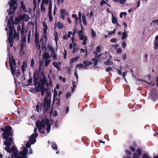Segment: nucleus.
I'll use <instances>...</instances> for the list:
<instances>
[{"label":"nucleus","instance_id":"f257e3e1","mask_svg":"<svg viewBox=\"0 0 158 158\" xmlns=\"http://www.w3.org/2000/svg\"><path fill=\"white\" fill-rule=\"evenodd\" d=\"M1 130L4 131L2 134L3 139L6 140L4 142V144L6 147L5 148L6 151L8 152H12L13 154L12 156V158H26V156L28 152V150L25 148L22 152H21L19 154L17 153V150L14 146H12L10 149V146L13 143V140L11 138L8 139V136L12 135L11 132V127L10 126H6L5 128H2Z\"/></svg>","mask_w":158,"mask_h":158},{"label":"nucleus","instance_id":"f03ea898","mask_svg":"<svg viewBox=\"0 0 158 158\" xmlns=\"http://www.w3.org/2000/svg\"><path fill=\"white\" fill-rule=\"evenodd\" d=\"M36 124L37 127H38L40 133H42L43 134H44V131H41V129L44 128L46 125L47 126L46 130L48 133L49 132L50 129L51 124L49 123V121L47 118H44V120L42 119L41 121H40L39 120H37L36 122Z\"/></svg>","mask_w":158,"mask_h":158},{"label":"nucleus","instance_id":"7ed1b4c3","mask_svg":"<svg viewBox=\"0 0 158 158\" xmlns=\"http://www.w3.org/2000/svg\"><path fill=\"white\" fill-rule=\"evenodd\" d=\"M7 26L9 28V31L7 32V34L9 35L8 40L10 44V46L12 47L13 45V35L14 34V35L15 36L16 35V34H15V30L13 26V24L11 23L9 20L8 21Z\"/></svg>","mask_w":158,"mask_h":158},{"label":"nucleus","instance_id":"20e7f679","mask_svg":"<svg viewBox=\"0 0 158 158\" xmlns=\"http://www.w3.org/2000/svg\"><path fill=\"white\" fill-rule=\"evenodd\" d=\"M8 56L9 60L10 67L11 73H13L15 71L18 69V66L16 65L15 60L13 58V56L10 53L8 54Z\"/></svg>","mask_w":158,"mask_h":158},{"label":"nucleus","instance_id":"39448f33","mask_svg":"<svg viewBox=\"0 0 158 158\" xmlns=\"http://www.w3.org/2000/svg\"><path fill=\"white\" fill-rule=\"evenodd\" d=\"M46 83L47 81L45 77H43L42 80H40V82L38 81L37 82L38 92L40 91L41 94L42 96L44 95V92L46 90V89L44 88V85Z\"/></svg>","mask_w":158,"mask_h":158},{"label":"nucleus","instance_id":"423d86ee","mask_svg":"<svg viewBox=\"0 0 158 158\" xmlns=\"http://www.w3.org/2000/svg\"><path fill=\"white\" fill-rule=\"evenodd\" d=\"M81 30L78 32V36L80 39L83 41V42L82 43V44L83 45H85L87 40V38L84 35V33L83 31L84 28L81 24Z\"/></svg>","mask_w":158,"mask_h":158},{"label":"nucleus","instance_id":"0eeeda50","mask_svg":"<svg viewBox=\"0 0 158 158\" xmlns=\"http://www.w3.org/2000/svg\"><path fill=\"white\" fill-rule=\"evenodd\" d=\"M51 98V96L50 94H48L47 96L44 98V110L46 111H47L50 107Z\"/></svg>","mask_w":158,"mask_h":158},{"label":"nucleus","instance_id":"6e6552de","mask_svg":"<svg viewBox=\"0 0 158 158\" xmlns=\"http://www.w3.org/2000/svg\"><path fill=\"white\" fill-rule=\"evenodd\" d=\"M16 1L17 0H11L10 1V7L8 11L9 14H11L15 11L17 7Z\"/></svg>","mask_w":158,"mask_h":158},{"label":"nucleus","instance_id":"1a4fd4ad","mask_svg":"<svg viewBox=\"0 0 158 158\" xmlns=\"http://www.w3.org/2000/svg\"><path fill=\"white\" fill-rule=\"evenodd\" d=\"M142 154L141 150L138 148L133 154V158H140Z\"/></svg>","mask_w":158,"mask_h":158},{"label":"nucleus","instance_id":"9d476101","mask_svg":"<svg viewBox=\"0 0 158 158\" xmlns=\"http://www.w3.org/2000/svg\"><path fill=\"white\" fill-rule=\"evenodd\" d=\"M38 134L37 133L32 134L29 138L30 142L31 144H33L36 141V138L37 137Z\"/></svg>","mask_w":158,"mask_h":158},{"label":"nucleus","instance_id":"9b49d317","mask_svg":"<svg viewBox=\"0 0 158 158\" xmlns=\"http://www.w3.org/2000/svg\"><path fill=\"white\" fill-rule=\"evenodd\" d=\"M72 43L73 44V53H77L78 48L76 46V41L75 40L74 38L73 37H72Z\"/></svg>","mask_w":158,"mask_h":158},{"label":"nucleus","instance_id":"f8f14e48","mask_svg":"<svg viewBox=\"0 0 158 158\" xmlns=\"http://www.w3.org/2000/svg\"><path fill=\"white\" fill-rule=\"evenodd\" d=\"M20 18L23 21H27L29 19V16L26 14H24L23 15H20Z\"/></svg>","mask_w":158,"mask_h":158},{"label":"nucleus","instance_id":"ddd939ff","mask_svg":"<svg viewBox=\"0 0 158 158\" xmlns=\"http://www.w3.org/2000/svg\"><path fill=\"white\" fill-rule=\"evenodd\" d=\"M60 13V17L63 20H64V19L66 15L68 14V13H66L65 10L64 9H62L61 10Z\"/></svg>","mask_w":158,"mask_h":158},{"label":"nucleus","instance_id":"4468645a","mask_svg":"<svg viewBox=\"0 0 158 158\" xmlns=\"http://www.w3.org/2000/svg\"><path fill=\"white\" fill-rule=\"evenodd\" d=\"M11 73L15 78H19L20 75V73L18 69L15 71L14 73Z\"/></svg>","mask_w":158,"mask_h":158},{"label":"nucleus","instance_id":"2eb2a0df","mask_svg":"<svg viewBox=\"0 0 158 158\" xmlns=\"http://www.w3.org/2000/svg\"><path fill=\"white\" fill-rule=\"evenodd\" d=\"M102 55V54H100L96 56V57H95V58H94L93 59V62L94 63V66H96L97 64L98 63V61L96 59V58H97L99 57H100Z\"/></svg>","mask_w":158,"mask_h":158},{"label":"nucleus","instance_id":"dca6fc26","mask_svg":"<svg viewBox=\"0 0 158 158\" xmlns=\"http://www.w3.org/2000/svg\"><path fill=\"white\" fill-rule=\"evenodd\" d=\"M79 58V56H77L73 58L70 59L69 63L70 64H72L74 62L77 61Z\"/></svg>","mask_w":158,"mask_h":158},{"label":"nucleus","instance_id":"f3484780","mask_svg":"<svg viewBox=\"0 0 158 158\" xmlns=\"http://www.w3.org/2000/svg\"><path fill=\"white\" fill-rule=\"evenodd\" d=\"M43 58L44 59L48 60L50 58V56L48 53L45 52L43 55Z\"/></svg>","mask_w":158,"mask_h":158},{"label":"nucleus","instance_id":"a211bd4d","mask_svg":"<svg viewBox=\"0 0 158 158\" xmlns=\"http://www.w3.org/2000/svg\"><path fill=\"white\" fill-rule=\"evenodd\" d=\"M112 18L111 20L112 23L113 24H115L117 22V19L114 16L113 14H111Z\"/></svg>","mask_w":158,"mask_h":158},{"label":"nucleus","instance_id":"6ab92c4d","mask_svg":"<svg viewBox=\"0 0 158 158\" xmlns=\"http://www.w3.org/2000/svg\"><path fill=\"white\" fill-rule=\"evenodd\" d=\"M54 39L56 42V44H57V41L59 40L58 35L57 32L55 31L54 32Z\"/></svg>","mask_w":158,"mask_h":158},{"label":"nucleus","instance_id":"aec40b11","mask_svg":"<svg viewBox=\"0 0 158 158\" xmlns=\"http://www.w3.org/2000/svg\"><path fill=\"white\" fill-rule=\"evenodd\" d=\"M56 25L57 27L60 29H62L64 27V26L63 24L59 22H57L56 23Z\"/></svg>","mask_w":158,"mask_h":158},{"label":"nucleus","instance_id":"412c9836","mask_svg":"<svg viewBox=\"0 0 158 158\" xmlns=\"http://www.w3.org/2000/svg\"><path fill=\"white\" fill-rule=\"evenodd\" d=\"M35 85L36 87V89H35L34 88H32L30 89V91L33 93H35L38 92V90L37 89V83H35Z\"/></svg>","mask_w":158,"mask_h":158},{"label":"nucleus","instance_id":"4be33fe9","mask_svg":"<svg viewBox=\"0 0 158 158\" xmlns=\"http://www.w3.org/2000/svg\"><path fill=\"white\" fill-rule=\"evenodd\" d=\"M27 68V63L25 61L23 62V65L21 67L23 73L26 68Z\"/></svg>","mask_w":158,"mask_h":158},{"label":"nucleus","instance_id":"5701e85b","mask_svg":"<svg viewBox=\"0 0 158 158\" xmlns=\"http://www.w3.org/2000/svg\"><path fill=\"white\" fill-rule=\"evenodd\" d=\"M47 48L52 53L55 52V50L53 48L52 45H48L47 46Z\"/></svg>","mask_w":158,"mask_h":158},{"label":"nucleus","instance_id":"b1692460","mask_svg":"<svg viewBox=\"0 0 158 158\" xmlns=\"http://www.w3.org/2000/svg\"><path fill=\"white\" fill-rule=\"evenodd\" d=\"M82 20L85 26L87 24V22L86 20L85 17L83 14L82 17Z\"/></svg>","mask_w":158,"mask_h":158},{"label":"nucleus","instance_id":"393cba45","mask_svg":"<svg viewBox=\"0 0 158 158\" xmlns=\"http://www.w3.org/2000/svg\"><path fill=\"white\" fill-rule=\"evenodd\" d=\"M48 29V26L45 23H43V30L44 31V33L46 34L47 31Z\"/></svg>","mask_w":158,"mask_h":158},{"label":"nucleus","instance_id":"a878e982","mask_svg":"<svg viewBox=\"0 0 158 158\" xmlns=\"http://www.w3.org/2000/svg\"><path fill=\"white\" fill-rule=\"evenodd\" d=\"M91 36L92 38H94L96 36V34L95 32L94 31L93 29H91Z\"/></svg>","mask_w":158,"mask_h":158},{"label":"nucleus","instance_id":"bb28decb","mask_svg":"<svg viewBox=\"0 0 158 158\" xmlns=\"http://www.w3.org/2000/svg\"><path fill=\"white\" fill-rule=\"evenodd\" d=\"M84 45V46L82 47H83L84 48H85V49H84L82 48H81L80 49V50H81L80 52L84 53L85 51L86 53H87V50L86 46L85 45Z\"/></svg>","mask_w":158,"mask_h":158},{"label":"nucleus","instance_id":"cd10ccee","mask_svg":"<svg viewBox=\"0 0 158 158\" xmlns=\"http://www.w3.org/2000/svg\"><path fill=\"white\" fill-rule=\"evenodd\" d=\"M21 20L20 18V16H19V17L16 18L15 19V24H18L19 23H20Z\"/></svg>","mask_w":158,"mask_h":158},{"label":"nucleus","instance_id":"c85d7f7f","mask_svg":"<svg viewBox=\"0 0 158 158\" xmlns=\"http://www.w3.org/2000/svg\"><path fill=\"white\" fill-rule=\"evenodd\" d=\"M52 9V3L51 1H49L48 6V13H51Z\"/></svg>","mask_w":158,"mask_h":158},{"label":"nucleus","instance_id":"c756f323","mask_svg":"<svg viewBox=\"0 0 158 158\" xmlns=\"http://www.w3.org/2000/svg\"><path fill=\"white\" fill-rule=\"evenodd\" d=\"M85 65L84 66L83 64H77L76 65V69L77 70V69H79L81 68H83L84 67H85Z\"/></svg>","mask_w":158,"mask_h":158},{"label":"nucleus","instance_id":"7c9ffc66","mask_svg":"<svg viewBox=\"0 0 158 158\" xmlns=\"http://www.w3.org/2000/svg\"><path fill=\"white\" fill-rule=\"evenodd\" d=\"M58 95V93L56 89H55L54 91V93L53 94V102H54V101L55 99V98Z\"/></svg>","mask_w":158,"mask_h":158},{"label":"nucleus","instance_id":"2f4dec72","mask_svg":"<svg viewBox=\"0 0 158 158\" xmlns=\"http://www.w3.org/2000/svg\"><path fill=\"white\" fill-rule=\"evenodd\" d=\"M35 37H36V41H35V43H36V46L37 48H38V50H40V54H41V51L40 50V44L38 43V42H37V38H36V36H35Z\"/></svg>","mask_w":158,"mask_h":158},{"label":"nucleus","instance_id":"473e14b6","mask_svg":"<svg viewBox=\"0 0 158 158\" xmlns=\"http://www.w3.org/2000/svg\"><path fill=\"white\" fill-rule=\"evenodd\" d=\"M104 64L106 65H112L113 64V62L112 61L108 60L106 62H104Z\"/></svg>","mask_w":158,"mask_h":158},{"label":"nucleus","instance_id":"72a5a7b5","mask_svg":"<svg viewBox=\"0 0 158 158\" xmlns=\"http://www.w3.org/2000/svg\"><path fill=\"white\" fill-rule=\"evenodd\" d=\"M53 64L54 66L58 70H59L60 69V67L59 64H58L56 62H53Z\"/></svg>","mask_w":158,"mask_h":158},{"label":"nucleus","instance_id":"f704fd0d","mask_svg":"<svg viewBox=\"0 0 158 158\" xmlns=\"http://www.w3.org/2000/svg\"><path fill=\"white\" fill-rule=\"evenodd\" d=\"M51 60L49 59L48 60H45V66H48L49 63L51 62Z\"/></svg>","mask_w":158,"mask_h":158},{"label":"nucleus","instance_id":"c9c22d12","mask_svg":"<svg viewBox=\"0 0 158 158\" xmlns=\"http://www.w3.org/2000/svg\"><path fill=\"white\" fill-rule=\"evenodd\" d=\"M83 64H84L86 66H88L89 65L91 64H92L90 61H85V62H83Z\"/></svg>","mask_w":158,"mask_h":158},{"label":"nucleus","instance_id":"e433bc0d","mask_svg":"<svg viewBox=\"0 0 158 158\" xmlns=\"http://www.w3.org/2000/svg\"><path fill=\"white\" fill-rule=\"evenodd\" d=\"M126 15L127 13L126 12H122L120 13L119 17L120 18H122L123 16L124 15V16H126Z\"/></svg>","mask_w":158,"mask_h":158},{"label":"nucleus","instance_id":"4c0bfd02","mask_svg":"<svg viewBox=\"0 0 158 158\" xmlns=\"http://www.w3.org/2000/svg\"><path fill=\"white\" fill-rule=\"evenodd\" d=\"M51 56L53 57L54 61L57 59V56L55 54V52L52 53Z\"/></svg>","mask_w":158,"mask_h":158},{"label":"nucleus","instance_id":"58836bf2","mask_svg":"<svg viewBox=\"0 0 158 158\" xmlns=\"http://www.w3.org/2000/svg\"><path fill=\"white\" fill-rule=\"evenodd\" d=\"M41 12H42L43 13L45 11V8L43 4H42L41 5Z\"/></svg>","mask_w":158,"mask_h":158},{"label":"nucleus","instance_id":"ea45409f","mask_svg":"<svg viewBox=\"0 0 158 158\" xmlns=\"http://www.w3.org/2000/svg\"><path fill=\"white\" fill-rule=\"evenodd\" d=\"M122 39H125L127 38V35L125 31H124L122 33Z\"/></svg>","mask_w":158,"mask_h":158},{"label":"nucleus","instance_id":"a19ab883","mask_svg":"<svg viewBox=\"0 0 158 158\" xmlns=\"http://www.w3.org/2000/svg\"><path fill=\"white\" fill-rule=\"evenodd\" d=\"M59 79L60 80L64 82L65 81V78L64 77H62L61 76H60L59 77Z\"/></svg>","mask_w":158,"mask_h":158},{"label":"nucleus","instance_id":"79ce46f5","mask_svg":"<svg viewBox=\"0 0 158 158\" xmlns=\"http://www.w3.org/2000/svg\"><path fill=\"white\" fill-rule=\"evenodd\" d=\"M79 18H80V23L81 24V17L82 16L81 13L80 11L79 12L78 14Z\"/></svg>","mask_w":158,"mask_h":158},{"label":"nucleus","instance_id":"37998d69","mask_svg":"<svg viewBox=\"0 0 158 158\" xmlns=\"http://www.w3.org/2000/svg\"><path fill=\"white\" fill-rule=\"evenodd\" d=\"M35 65V62L33 59H32L31 61V66L32 67H33Z\"/></svg>","mask_w":158,"mask_h":158},{"label":"nucleus","instance_id":"c03bdc74","mask_svg":"<svg viewBox=\"0 0 158 158\" xmlns=\"http://www.w3.org/2000/svg\"><path fill=\"white\" fill-rule=\"evenodd\" d=\"M71 95V93L69 92L67 93L66 94L65 96L66 98H68L69 97H70Z\"/></svg>","mask_w":158,"mask_h":158},{"label":"nucleus","instance_id":"a18cd8bd","mask_svg":"<svg viewBox=\"0 0 158 158\" xmlns=\"http://www.w3.org/2000/svg\"><path fill=\"white\" fill-rule=\"evenodd\" d=\"M117 41V39L116 38H114L111 39L110 40V42L111 43H115Z\"/></svg>","mask_w":158,"mask_h":158},{"label":"nucleus","instance_id":"49530a36","mask_svg":"<svg viewBox=\"0 0 158 158\" xmlns=\"http://www.w3.org/2000/svg\"><path fill=\"white\" fill-rule=\"evenodd\" d=\"M154 47L155 49H156L158 47V43L154 42Z\"/></svg>","mask_w":158,"mask_h":158},{"label":"nucleus","instance_id":"de8ad7c7","mask_svg":"<svg viewBox=\"0 0 158 158\" xmlns=\"http://www.w3.org/2000/svg\"><path fill=\"white\" fill-rule=\"evenodd\" d=\"M127 1V0H118V1L121 4H124Z\"/></svg>","mask_w":158,"mask_h":158},{"label":"nucleus","instance_id":"09e8293b","mask_svg":"<svg viewBox=\"0 0 158 158\" xmlns=\"http://www.w3.org/2000/svg\"><path fill=\"white\" fill-rule=\"evenodd\" d=\"M115 29H114L113 30V31H109V32L108 33V35H110L111 34H114L115 33Z\"/></svg>","mask_w":158,"mask_h":158},{"label":"nucleus","instance_id":"8fccbe9b","mask_svg":"<svg viewBox=\"0 0 158 158\" xmlns=\"http://www.w3.org/2000/svg\"><path fill=\"white\" fill-rule=\"evenodd\" d=\"M127 72V71H125L123 74V78L124 79L125 81L127 82V80L125 77V76L126 75Z\"/></svg>","mask_w":158,"mask_h":158},{"label":"nucleus","instance_id":"3c124183","mask_svg":"<svg viewBox=\"0 0 158 158\" xmlns=\"http://www.w3.org/2000/svg\"><path fill=\"white\" fill-rule=\"evenodd\" d=\"M122 52V50L120 48H118L116 51V52L118 53H121Z\"/></svg>","mask_w":158,"mask_h":158},{"label":"nucleus","instance_id":"603ef678","mask_svg":"<svg viewBox=\"0 0 158 158\" xmlns=\"http://www.w3.org/2000/svg\"><path fill=\"white\" fill-rule=\"evenodd\" d=\"M48 3V0H43L42 1V3L45 4H47Z\"/></svg>","mask_w":158,"mask_h":158},{"label":"nucleus","instance_id":"864d4df0","mask_svg":"<svg viewBox=\"0 0 158 158\" xmlns=\"http://www.w3.org/2000/svg\"><path fill=\"white\" fill-rule=\"evenodd\" d=\"M49 14V19L50 21H52V16L51 15V13H48Z\"/></svg>","mask_w":158,"mask_h":158},{"label":"nucleus","instance_id":"5fc2aeb1","mask_svg":"<svg viewBox=\"0 0 158 158\" xmlns=\"http://www.w3.org/2000/svg\"><path fill=\"white\" fill-rule=\"evenodd\" d=\"M100 50H101V48H100V47L98 46H97L96 48V52H97L99 53L100 52Z\"/></svg>","mask_w":158,"mask_h":158},{"label":"nucleus","instance_id":"6e6d98bb","mask_svg":"<svg viewBox=\"0 0 158 158\" xmlns=\"http://www.w3.org/2000/svg\"><path fill=\"white\" fill-rule=\"evenodd\" d=\"M66 69H67L68 70V72L69 74H70L71 72V69L69 67H66L65 68Z\"/></svg>","mask_w":158,"mask_h":158},{"label":"nucleus","instance_id":"4d7b16f0","mask_svg":"<svg viewBox=\"0 0 158 158\" xmlns=\"http://www.w3.org/2000/svg\"><path fill=\"white\" fill-rule=\"evenodd\" d=\"M112 70V68L111 67H108L106 69V70L107 72H109Z\"/></svg>","mask_w":158,"mask_h":158},{"label":"nucleus","instance_id":"13d9d810","mask_svg":"<svg viewBox=\"0 0 158 158\" xmlns=\"http://www.w3.org/2000/svg\"><path fill=\"white\" fill-rule=\"evenodd\" d=\"M68 37H69L67 35V34L66 33V35L63 37V38L64 40H67Z\"/></svg>","mask_w":158,"mask_h":158},{"label":"nucleus","instance_id":"bf43d9fd","mask_svg":"<svg viewBox=\"0 0 158 158\" xmlns=\"http://www.w3.org/2000/svg\"><path fill=\"white\" fill-rule=\"evenodd\" d=\"M52 147L54 149L56 150L57 149V147L56 145L54 144L52 145Z\"/></svg>","mask_w":158,"mask_h":158},{"label":"nucleus","instance_id":"052dcab7","mask_svg":"<svg viewBox=\"0 0 158 158\" xmlns=\"http://www.w3.org/2000/svg\"><path fill=\"white\" fill-rule=\"evenodd\" d=\"M154 42L158 43V35L156 36Z\"/></svg>","mask_w":158,"mask_h":158},{"label":"nucleus","instance_id":"680f3d73","mask_svg":"<svg viewBox=\"0 0 158 158\" xmlns=\"http://www.w3.org/2000/svg\"><path fill=\"white\" fill-rule=\"evenodd\" d=\"M72 35H73L72 32L71 31H69L68 32L67 35L69 37H70Z\"/></svg>","mask_w":158,"mask_h":158},{"label":"nucleus","instance_id":"e2e57ef3","mask_svg":"<svg viewBox=\"0 0 158 158\" xmlns=\"http://www.w3.org/2000/svg\"><path fill=\"white\" fill-rule=\"evenodd\" d=\"M129 148H130V150L132 152H134V151L135 150V148L132 146H130V147Z\"/></svg>","mask_w":158,"mask_h":158},{"label":"nucleus","instance_id":"0e129e2a","mask_svg":"<svg viewBox=\"0 0 158 158\" xmlns=\"http://www.w3.org/2000/svg\"><path fill=\"white\" fill-rule=\"evenodd\" d=\"M105 3H106V2L104 0H102L100 2V4L101 6H103Z\"/></svg>","mask_w":158,"mask_h":158},{"label":"nucleus","instance_id":"69168bd1","mask_svg":"<svg viewBox=\"0 0 158 158\" xmlns=\"http://www.w3.org/2000/svg\"><path fill=\"white\" fill-rule=\"evenodd\" d=\"M77 28H75L74 29V31H73V37H73V36H74V35H75L76 32V31H77Z\"/></svg>","mask_w":158,"mask_h":158},{"label":"nucleus","instance_id":"338daca9","mask_svg":"<svg viewBox=\"0 0 158 158\" xmlns=\"http://www.w3.org/2000/svg\"><path fill=\"white\" fill-rule=\"evenodd\" d=\"M64 54H63L64 57V59H65L66 58V56L67 55V53L66 51L65 50H64Z\"/></svg>","mask_w":158,"mask_h":158},{"label":"nucleus","instance_id":"774afa93","mask_svg":"<svg viewBox=\"0 0 158 158\" xmlns=\"http://www.w3.org/2000/svg\"><path fill=\"white\" fill-rule=\"evenodd\" d=\"M122 47L124 48L126 46V42H123L122 43Z\"/></svg>","mask_w":158,"mask_h":158}]
</instances>
